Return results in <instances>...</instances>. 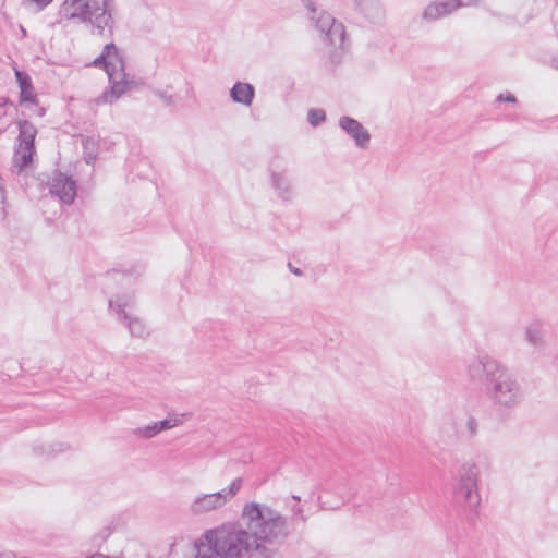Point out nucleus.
I'll use <instances>...</instances> for the list:
<instances>
[{"instance_id":"obj_17","label":"nucleus","mask_w":558,"mask_h":558,"mask_svg":"<svg viewBox=\"0 0 558 558\" xmlns=\"http://www.w3.org/2000/svg\"><path fill=\"white\" fill-rule=\"evenodd\" d=\"M545 332V325L539 319H535L527 326L525 338L529 343L538 347L543 344V337Z\"/></svg>"},{"instance_id":"obj_10","label":"nucleus","mask_w":558,"mask_h":558,"mask_svg":"<svg viewBox=\"0 0 558 558\" xmlns=\"http://www.w3.org/2000/svg\"><path fill=\"white\" fill-rule=\"evenodd\" d=\"M339 126L353 140L357 147L367 148L371 142L369 132L354 118L343 116L339 119Z\"/></svg>"},{"instance_id":"obj_7","label":"nucleus","mask_w":558,"mask_h":558,"mask_svg":"<svg viewBox=\"0 0 558 558\" xmlns=\"http://www.w3.org/2000/svg\"><path fill=\"white\" fill-rule=\"evenodd\" d=\"M269 184L276 196L284 202L294 199L296 192L291 173L286 165L272 162L269 169Z\"/></svg>"},{"instance_id":"obj_16","label":"nucleus","mask_w":558,"mask_h":558,"mask_svg":"<svg viewBox=\"0 0 558 558\" xmlns=\"http://www.w3.org/2000/svg\"><path fill=\"white\" fill-rule=\"evenodd\" d=\"M17 125L19 146L26 149H35V137L37 134V129L35 128V125L27 120L20 121Z\"/></svg>"},{"instance_id":"obj_8","label":"nucleus","mask_w":558,"mask_h":558,"mask_svg":"<svg viewBox=\"0 0 558 558\" xmlns=\"http://www.w3.org/2000/svg\"><path fill=\"white\" fill-rule=\"evenodd\" d=\"M49 192L61 203L71 205L76 197V182L71 175L56 172L49 181Z\"/></svg>"},{"instance_id":"obj_35","label":"nucleus","mask_w":558,"mask_h":558,"mask_svg":"<svg viewBox=\"0 0 558 558\" xmlns=\"http://www.w3.org/2000/svg\"><path fill=\"white\" fill-rule=\"evenodd\" d=\"M21 32H22L23 36L25 37L27 33H26V29L23 26H21Z\"/></svg>"},{"instance_id":"obj_24","label":"nucleus","mask_w":558,"mask_h":558,"mask_svg":"<svg viewBox=\"0 0 558 558\" xmlns=\"http://www.w3.org/2000/svg\"><path fill=\"white\" fill-rule=\"evenodd\" d=\"M53 0H22L23 4L35 5L37 11L45 10Z\"/></svg>"},{"instance_id":"obj_33","label":"nucleus","mask_w":558,"mask_h":558,"mask_svg":"<svg viewBox=\"0 0 558 558\" xmlns=\"http://www.w3.org/2000/svg\"><path fill=\"white\" fill-rule=\"evenodd\" d=\"M292 510H293L295 513L300 514V518H301V520H302V521H305V517L303 515V510H302V508H301V507H294V508H292Z\"/></svg>"},{"instance_id":"obj_21","label":"nucleus","mask_w":558,"mask_h":558,"mask_svg":"<svg viewBox=\"0 0 558 558\" xmlns=\"http://www.w3.org/2000/svg\"><path fill=\"white\" fill-rule=\"evenodd\" d=\"M158 434H159V432H158V428H157V425L155 422H153L146 426L137 427V428L133 429V435H135L138 438H144V439H150Z\"/></svg>"},{"instance_id":"obj_1","label":"nucleus","mask_w":558,"mask_h":558,"mask_svg":"<svg viewBox=\"0 0 558 558\" xmlns=\"http://www.w3.org/2000/svg\"><path fill=\"white\" fill-rule=\"evenodd\" d=\"M290 534L287 519L258 502L244 505L239 523H226L204 534L207 544L195 542L194 558H272L271 546Z\"/></svg>"},{"instance_id":"obj_23","label":"nucleus","mask_w":558,"mask_h":558,"mask_svg":"<svg viewBox=\"0 0 558 558\" xmlns=\"http://www.w3.org/2000/svg\"><path fill=\"white\" fill-rule=\"evenodd\" d=\"M14 72L21 92L26 90L27 88H33L32 78L26 72L17 69H15Z\"/></svg>"},{"instance_id":"obj_18","label":"nucleus","mask_w":558,"mask_h":558,"mask_svg":"<svg viewBox=\"0 0 558 558\" xmlns=\"http://www.w3.org/2000/svg\"><path fill=\"white\" fill-rule=\"evenodd\" d=\"M135 299L132 294L117 295L109 301V307L117 312V314H128V311H133Z\"/></svg>"},{"instance_id":"obj_3","label":"nucleus","mask_w":558,"mask_h":558,"mask_svg":"<svg viewBox=\"0 0 558 558\" xmlns=\"http://www.w3.org/2000/svg\"><path fill=\"white\" fill-rule=\"evenodd\" d=\"M92 65L102 68L110 84L109 88L95 99L96 105L112 104L136 85L134 80L128 78L123 56L113 43L104 47L102 52L92 62Z\"/></svg>"},{"instance_id":"obj_26","label":"nucleus","mask_w":558,"mask_h":558,"mask_svg":"<svg viewBox=\"0 0 558 558\" xmlns=\"http://www.w3.org/2000/svg\"><path fill=\"white\" fill-rule=\"evenodd\" d=\"M478 423L477 420L473 416H469L466 421V429L470 437H474L477 433Z\"/></svg>"},{"instance_id":"obj_29","label":"nucleus","mask_w":558,"mask_h":558,"mask_svg":"<svg viewBox=\"0 0 558 558\" xmlns=\"http://www.w3.org/2000/svg\"><path fill=\"white\" fill-rule=\"evenodd\" d=\"M156 95L167 105L172 106L174 105V98L172 95L167 94L166 92L158 90L156 92Z\"/></svg>"},{"instance_id":"obj_14","label":"nucleus","mask_w":558,"mask_h":558,"mask_svg":"<svg viewBox=\"0 0 558 558\" xmlns=\"http://www.w3.org/2000/svg\"><path fill=\"white\" fill-rule=\"evenodd\" d=\"M360 12L373 24L380 23L385 17V10L378 0H360Z\"/></svg>"},{"instance_id":"obj_4","label":"nucleus","mask_w":558,"mask_h":558,"mask_svg":"<svg viewBox=\"0 0 558 558\" xmlns=\"http://www.w3.org/2000/svg\"><path fill=\"white\" fill-rule=\"evenodd\" d=\"M478 468L475 463H464L458 471V480L453 488L457 504L468 511V520L474 521L478 514L481 496L478 494Z\"/></svg>"},{"instance_id":"obj_12","label":"nucleus","mask_w":558,"mask_h":558,"mask_svg":"<svg viewBox=\"0 0 558 558\" xmlns=\"http://www.w3.org/2000/svg\"><path fill=\"white\" fill-rule=\"evenodd\" d=\"M255 97V87L250 83L236 82L230 89L233 102L250 107Z\"/></svg>"},{"instance_id":"obj_2","label":"nucleus","mask_w":558,"mask_h":558,"mask_svg":"<svg viewBox=\"0 0 558 558\" xmlns=\"http://www.w3.org/2000/svg\"><path fill=\"white\" fill-rule=\"evenodd\" d=\"M116 12L114 0H65L60 9L64 20L89 24L97 35L104 36L106 29L113 34Z\"/></svg>"},{"instance_id":"obj_5","label":"nucleus","mask_w":558,"mask_h":558,"mask_svg":"<svg viewBox=\"0 0 558 558\" xmlns=\"http://www.w3.org/2000/svg\"><path fill=\"white\" fill-rule=\"evenodd\" d=\"M492 402L500 409H513L522 401V387L504 367L489 381H484Z\"/></svg>"},{"instance_id":"obj_28","label":"nucleus","mask_w":558,"mask_h":558,"mask_svg":"<svg viewBox=\"0 0 558 558\" xmlns=\"http://www.w3.org/2000/svg\"><path fill=\"white\" fill-rule=\"evenodd\" d=\"M450 2H453L454 11L462 7H476L480 4V0H450Z\"/></svg>"},{"instance_id":"obj_22","label":"nucleus","mask_w":558,"mask_h":558,"mask_svg":"<svg viewBox=\"0 0 558 558\" xmlns=\"http://www.w3.org/2000/svg\"><path fill=\"white\" fill-rule=\"evenodd\" d=\"M326 120V113L323 109L312 108L307 112V121L312 126H318Z\"/></svg>"},{"instance_id":"obj_25","label":"nucleus","mask_w":558,"mask_h":558,"mask_svg":"<svg viewBox=\"0 0 558 558\" xmlns=\"http://www.w3.org/2000/svg\"><path fill=\"white\" fill-rule=\"evenodd\" d=\"M20 102H35L34 88H27L20 93Z\"/></svg>"},{"instance_id":"obj_32","label":"nucleus","mask_w":558,"mask_h":558,"mask_svg":"<svg viewBox=\"0 0 558 558\" xmlns=\"http://www.w3.org/2000/svg\"><path fill=\"white\" fill-rule=\"evenodd\" d=\"M288 268L295 276L300 277L303 275V271L300 268L294 267L291 263H288Z\"/></svg>"},{"instance_id":"obj_15","label":"nucleus","mask_w":558,"mask_h":558,"mask_svg":"<svg viewBox=\"0 0 558 558\" xmlns=\"http://www.w3.org/2000/svg\"><path fill=\"white\" fill-rule=\"evenodd\" d=\"M121 325L125 326L132 336L144 338L149 335V326L141 316H118Z\"/></svg>"},{"instance_id":"obj_19","label":"nucleus","mask_w":558,"mask_h":558,"mask_svg":"<svg viewBox=\"0 0 558 558\" xmlns=\"http://www.w3.org/2000/svg\"><path fill=\"white\" fill-rule=\"evenodd\" d=\"M35 151V149H26L19 146L13 157V168L17 169V172H21L28 167L33 161Z\"/></svg>"},{"instance_id":"obj_37","label":"nucleus","mask_w":558,"mask_h":558,"mask_svg":"<svg viewBox=\"0 0 558 558\" xmlns=\"http://www.w3.org/2000/svg\"><path fill=\"white\" fill-rule=\"evenodd\" d=\"M292 498H293L294 500H296V501H300V497H299V496L293 495V496H292Z\"/></svg>"},{"instance_id":"obj_6","label":"nucleus","mask_w":558,"mask_h":558,"mask_svg":"<svg viewBox=\"0 0 558 558\" xmlns=\"http://www.w3.org/2000/svg\"><path fill=\"white\" fill-rule=\"evenodd\" d=\"M307 10V14L315 23L323 39L333 47H340L344 43L345 31L342 23L325 11H318L314 0H301Z\"/></svg>"},{"instance_id":"obj_9","label":"nucleus","mask_w":558,"mask_h":558,"mask_svg":"<svg viewBox=\"0 0 558 558\" xmlns=\"http://www.w3.org/2000/svg\"><path fill=\"white\" fill-rule=\"evenodd\" d=\"M501 365L494 359L484 356L473 360L468 369L473 380L489 381L500 369Z\"/></svg>"},{"instance_id":"obj_11","label":"nucleus","mask_w":558,"mask_h":558,"mask_svg":"<svg viewBox=\"0 0 558 558\" xmlns=\"http://www.w3.org/2000/svg\"><path fill=\"white\" fill-rule=\"evenodd\" d=\"M223 506V500L220 494H204L198 496L191 506V511L194 514L205 513Z\"/></svg>"},{"instance_id":"obj_13","label":"nucleus","mask_w":558,"mask_h":558,"mask_svg":"<svg viewBox=\"0 0 558 558\" xmlns=\"http://www.w3.org/2000/svg\"><path fill=\"white\" fill-rule=\"evenodd\" d=\"M454 5L450 0L432 2L424 9L423 19L427 22L437 21L452 13Z\"/></svg>"},{"instance_id":"obj_20","label":"nucleus","mask_w":558,"mask_h":558,"mask_svg":"<svg viewBox=\"0 0 558 558\" xmlns=\"http://www.w3.org/2000/svg\"><path fill=\"white\" fill-rule=\"evenodd\" d=\"M242 483H243V480L241 477H238V478L233 480L227 488H223L222 490L217 492V494H220L222 497L223 506L227 504L228 500H231L238 494V492L242 487Z\"/></svg>"},{"instance_id":"obj_31","label":"nucleus","mask_w":558,"mask_h":558,"mask_svg":"<svg viewBox=\"0 0 558 558\" xmlns=\"http://www.w3.org/2000/svg\"><path fill=\"white\" fill-rule=\"evenodd\" d=\"M9 104L8 98H1L0 99V118L5 116V106Z\"/></svg>"},{"instance_id":"obj_36","label":"nucleus","mask_w":558,"mask_h":558,"mask_svg":"<svg viewBox=\"0 0 558 558\" xmlns=\"http://www.w3.org/2000/svg\"><path fill=\"white\" fill-rule=\"evenodd\" d=\"M45 114V109L44 108H40L39 110V116H44Z\"/></svg>"},{"instance_id":"obj_30","label":"nucleus","mask_w":558,"mask_h":558,"mask_svg":"<svg viewBox=\"0 0 558 558\" xmlns=\"http://www.w3.org/2000/svg\"><path fill=\"white\" fill-rule=\"evenodd\" d=\"M497 100L498 101H508V102H515L517 101V98L514 97V95L508 93V94H500L498 97H497Z\"/></svg>"},{"instance_id":"obj_34","label":"nucleus","mask_w":558,"mask_h":558,"mask_svg":"<svg viewBox=\"0 0 558 558\" xmlns=\"http://www.w3.org/2000/svg\"><path fill=\"white\" fill-rule=\"evenodd\" d=\"M0 558H16L13 553H1Z\"/></svg>"},{"instance_id":"obj_27","label":"nucleus","mask_w":558,"mask_h":558,"mask_svg":"<svg viewBox=\"0 0 558 558\" xmlns=\"http://www.w3.org/2000/svg\"><path fill=\"white\" fill-rule=\"evenodd\" d=\"M158 428V432L170 429L171 427L175 426V421L171 418H163L159 422H155Z\"/></svg>"}]
</instances>
